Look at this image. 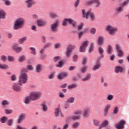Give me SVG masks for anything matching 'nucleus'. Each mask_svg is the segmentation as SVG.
Returning a JSON list of instances; mask_svg holds the SVG:
<instances>
[{"label": "nucleus", "instance_id": "obj_48", "mask_svg": "<svg viewBox=\"0 0 129 129\" xmlns=\"http://www.w3.org/2000/svg\"><path fill=\"white\" fill-rule=\"evenodd\" d=\"M8 58L9 61L13 62L15 61V57L13 56H9Z\"/></svg>", "mask_w": 129, "mask_h": 129}, {"label": "nucleus", "instance_id": "obj_59", "mask_svg": "<svg viewBox=\"0 0 129 129\" xmlns=\"http://www.w3.org/2000/svg\"><path fill=\"white\" fill-rule=\"evenodd\" d=\"M11 80L13 81L17 80V76H16V75H12L11 77Z\"/></svg>", "mask_w": 129, "mask_h": 129}, {"label": "nucleus", "instance_id": "obj_39", "mask_svg": "<svg viewBox=\"0 0 129 129\" xmlns=\"http://www.w3.org/2000/svg\"><path fill=\"white\" fill-rule=\"evenodd\" d=\"M63 66V62L62 60L59 61L58 64H56V67L57 68H61Z\"/></svg>", "mask_w": 129, "mask_h": 129}, {"label": "nucleus", "instance_id": "obj_8", "mask_svg": "<svg viewBox=\"0 0 129 129\" xmlns=\"http://www.w3.org/2000/svg\"><path fill=\"white\" fill-rule=\"evenodd\" d=\"M75 48L76 46L72 45H70L68 46L66 50V55L67 57H70L71 56L72 50L74 49Z\"/></svg>", "mask_w": 129, "mask_h": 129}, {"label": "nucleus", "instance_id": "obj_44", "mask_svg": "<svg viewBox=\"0 0 129 129\" xmlns=\"http://www.w3.org/2000/svg\"><path fill=\"white\" fill-rule=\"evenodd\" d=\"M73 120H77L80 119L81 116L80 115H74L71 117Z\"/></svg>", "mask_w": 129, "mask_h": 129}, {"label": "nucleus", "instance_id": "obj_53", "mask_svg": "<svg viewBox=\"0 0 129 129\" xmlns=\"http://www.w3.org/2000/svg\"><path fill=\"white\" fill-rule=\"evenodd\" d=\"M113 95L109 94L108 95L107 99L109 101H111L113 99Z\"/></svg>", "mask_w": 129, "mask_h": 129}, {"label": "nucleus", "instance_id": "obj_2", "mask_svg": "<svg viewBox=\"0 0 129 129\" xmlns=\"http://www.w3.org/2000/svg\"><path fill=\"white\" fill-rule=\"evenodd\" d=\"M30 98L32 101L39 100L42 96V93L40 91H34L30 93Z\"/></svg>", "mask_w": 129, "mask_h": 129}, {"label": "nucleus", "instance_id": "obj_16", "mask_svg": "<svg viewBox=\"0 0 129 129\" xmlns=\"http://www.w3.org/2000/svg\"><path fill=\"white\" fill-rule=\"evenodd\" d=\"M26 118V114L22 113L19 115V117L17 120V122L18 123H21Z\"/></svg>", "mask_w": 129, "mask_h": 129}, {"label": "nucleus", "instance_id": "obj_11", "mask_svg": "<svg viewBox=\"0 0 129 129\" xmlns=\"http://www.w3.org/2000/svg\"><path fill=\"white\" fill-rule=\"evenodd\" d=\"M125 124L126 121L125 120H122L119 123H117L115 125V126L117 129H123Z\"/></svg>", "mask_w": 129, "mask_h": 129}, {"label": "nucleus", "instance_id": "obj_22", "mask_svg": "<svg viewBox=\"0 0 129 129\" xmlns=\"http://www.w3.org/2000/svg\"><path fill=\"white\" fill-rule=\"evenodd\" d=\"M123 69L121 66H117L115 68V72L116 73H119V72L122 73Z\"/></svg>", "mask_w": 129, "mask_h": 129}, {"label": "nucleus", "instance_id": "obj_6", "mask_svg": "<svg viewBox=\"0 0 129 129\" xmlns=\"http://www.w3.org/2000/svg\"><path fill=\"white\" fill-rule=\"evenodd\" d=\"M25 4L28 9H30L35 5L36 2L35 0H26Z\"/></svg>", "mask_w": 129, "mask_h": 129}, {"label": "nucleus", "instance_id": "obj_33", "mask_svg": "<svg viewBox=\"0 0 129 129\" xmlns=\"http://www.w3.org/2000/svg\"><path fill=\"white\" fill-rule=\"evenodd\" d=\"M27 40V37H23L21 39H20L19 40H18V42L20 43V44H23L25 42V41Z\"/></svg>", "mask_w": 129, "mask_h": 129}, {"label": "nucleus", "instance_id": "obj_1", "mask_svg": "<svg viewBox=\"0 0 129 129\" xmlns=\"http://www.w3.org/2000/svg\"><path fill=\"white\" fill-rule=\"evenodd\" d=\"M25 23V20L23 18L17 19L14 24L13 29L15 30L21 29L23 27Z\"/></svg>", "mask_w": 129, "mask_h": 129}, {"label": "nucleus", "instance_id": "obj_28", "mask_svg": "<svg viewBox=\"0 0 129 129\" xmlns=\"http://www.w3.org/2000/svg\"><path fill=\"white\" fill-rule=\"evenodd\" d=\"M4 1V4L7 6H10L12 5V2L10 0H3Z\"/></svg>", "mask_w": 129, "mask_h": 129}, {"label": "nucleus", "instance_id": "obj_36", "mask_svg": "<svg viewBox=\"0 0 129 129\" xmlns=\"http://www.w3.org/2000/svg\"><path fill=\"white\" fill-rule=\"evenodd\" d=\"M94 3L96 4V7L98 8L101 5L100 0H94Z\"/></svg>", "mask_w": 129, "mask_h": 129}, {"label": "nucleus", "instance_id": "obj_55", "mask_svg": "<svg viewBox=\"0 0 129 129\" xmlns=\"http://www.w3.org/2000/svg\"><path fill=\"white\" fill-rule=\"evenodd\" d=\"M117 51L118 52V56L121 57V56H123V52L121 50H118Z\"/></svg>", "mask_w": 129, "mask_h": 129}, {"label": "nucleus", "instance_id": "obj_15", "mask_svg": "<svg viewBox=\"0 0 129 129\" xmlns=\"http://www.w3.org/2000/svg\"><path fill=\"white\" fill-rule=\"evenodd\" d=\"M90 111V108L88 107L86 108H85L83 110V115H84V116H85V117H88L90 114H89V112Z\"/></svg>", "mask_w": 129, "mask_h": 129}, {"label": "nucleus", "instance_id": "obj_37", "mask_svg": "<svg viewBox=\"0 0 129 129\" xmlns=\"http://www.w3.org/2000/svg\"><path fill=\"white\" fill-rule=\"evenodd\" d=\"M9 119V118L7 117V116H4L3 117L1 118V121L2 123H5L7 121H8V120Z\"/></svg>", "mask_w": 129, "mask_h": 129}, {"label": "nucleus", "instance_id": "obj_31", "mask_svg": "<svg viewBox=\"0 0 129 129\" xmlns=\"http://www.w3.org/2000/svg\"><path fill=\"white\" fill-rule=\"evenodd\" d=\"M101 67V64L100 63L98 62L93 68V70L96 71L98 70Z\"/></svg>", "mask_w": 129, "mask_h": 129}, {"label": "nucleus", "instance_id": "obj_52", "mask_svg": "<svg viewBox=\"0 0 129 129\" xmlns=\"http://www.w3.org/2000/svg\"><path fill=\"white\" fill-rule=\"evenodd\" d=\"M94 3V0H91L86 3V5H92Z\"/></svg>", "mask_w": 129, "mask_h": 129}, {"label": "nucleus", "instance_id": "obj_20", "mask_svg": "<svg viewBox=\"0 0 129 129\" xmlns=\"http://www.w3.org/2000/svg\"><path fill=\"white\" fill-rule=\"evenodd\" d=\"M40 105L41 106V109L42 111H43L44 112H46L48 111V109L45 103H43L41 104Z\"/></svg>", "mask_w": 129, "mask_h": 129}, {"label": "nucleus", "instance_id": "obj_19", "mask_svg": "<svg viewBox=\"0 0 129 129\" xmlns=\"http://www.w3.org/2000/svg\"><path fill=\"white\" fill-rule=\"evenodd\" d=\"M91 78V75L90 74H87L85 77L82 79L83 82H87L90 80Z\"/></svg>", "mask_w": 129, "mask_h": 129}, {"label": "nucleus", "instance_id": "obj_4", "mask_svg": "<svg viewBox=\"0 0 129 129\" xmlns=\"http://www.w3.org/2000/svg\"><path fill=\"white\" fill-rule=\"evenodd\" d=\"M68 23H69L74 28H76L77 22L72 19H65V20L63 21L62 25L64 26H66Z\"/></svg>", "mask_w": 129, "mask_h": 129}, {"label": "nucleus", "instance_id": "obj_51", "mask_svg": "<svg viewBox=\"0 0 129 129\" xmlns=\"http://www.w3.org/2000/svg\"><path fill=\"white\" fill-rule=\"evenodd\" d=\"M25 57L24 55H22L21 56H20V57L19 59V60L20 62H23L24 60H25Z\"/></svg>", "mask_w": 129, "mask_h": 129}, {"label": "nucleus", "instance_id": "obj_26", "mask_svg": "<svg viewBox=\"0 0 129 129\" xmlns=\"http://www.w3.org/2000/svg\"><path fill=\"white\" fill-rule=\"evenodd\" d=\"M110 107H111V106L109 104L107 105V106L105 107V108L104 109V115L105 116H106L107 113H108V110L110 109Z\"/></svg>", "mask_w": 129, "mask_h": 129}, {"label": "nucleus", "instance_id": "obj_57", "mask_svg": "<svg viewBox=\"0 0 129 129\" xmlns=\"http://www.w3.org/2000/svg\"><path fill=\"white\" fill-rule=\"evenodd\" d=\"M94 49V44L93 43H92L91 45V46L89 48V52L91 53L93 51Z\"/></svg>", "mask_w": 129, "mask_h": 129}, {"label": "nucleus", "instance_id": "obj_7", "mask_svg": "<svg viewBox=\"0 0 129 129\" xmlns=\"http://www.w3.org/2000/svg\"><path fill=\"white\" fill-rule=\"evenodd\" d=\"M54 114L56 117H63L64 115L62 114L60 107H58V108H56L54 110Z\"/></svg>", "mask_w": 129, "mask_h": 129}, {"label": "nucleus", "instance_id": "obj_13", "mask_svg": "<svg viewBox=\"0 0 129 129\" xmlns=\"http://www.w3.org/2000/svg\"><path fill=\"white\" fill-rule=\"evenodd\" d=\"M12 48L17 53H20L22 50V48L19 46V45L14 44L13 45Z\"/></svg>", "mask_w": 129, "mask_h": 129}, {"label": "nucleus", "instance_id": "obj_58", "mask_svg": "<svg viewBox=\"0 0 129 129\" xmlns=\"http://www.w3.org/2000/svg\"><path fill=\"white\" fill-rule=\"evenodd\" d=\"M80 0H77L76 2H75V8H77L79 4H80Z\"/></svg>", "mask_w": 129, "mask_h": 129}, {"label": "nucleus", "instance_id": "obj_21", "mask_svg": "<svg viewBox=\"0 0 129 129\" xmlns=\"http://www.w3.org/2000/svg\"><path fill=\"white\" fill-rule=\"evenodd\" d=\"M98 44L102 45L104 44V38L102 36H99L98 37Z\"/></svg>", "mask_w": 129, "mask_h": 129}, {"label": "nucleus", "instance_id": "obj_30", "mask_svg": "<svg viewBox=\"0 0 129 129\" xmlns=\"http://www.w3.org/2000/svg\"><path fill=\"white\" fill-rule=\"evenodd\" d=\"M10 67L8 66V64H4L1 65V69L7 70L9 69Z\"/></svg>", "mask_w": 129, "mask_h": 129}, {"label": "nucleus", "instance_id": "obj_24", "mask_svg": "<svg viewBox=\"0 0 129 129\" xmlns=\"http://www.w3.org/2000/svg\"><path fill=\"white\" fill-rule=\"evenodd\" d=\"M74 101H75L74 98L71 97V98L68 99L66 101V104L67 105H68L69 103H74Z\"/></svg>", "mask_w": 129, "mask_h": 129}, {"label": "nucleus", "instance_id": "obj_18", "mask_svg": "<svg viewBox=\"0 0 129 129\" xmlns=\"http://www.w3.org/2000/svg\"><path fill=\"white\" fill-rule=\"evenodd\" d=\"M82 12V17L88 19L89 18V16L90 13V11H89L88 12H86L85 10H83Z\"/></svg>", "mask_w": 129, "mask_h": 129}, {"label": "nucleus", "instance_id": "obj_38", "mask_svg": "<svg viewBox=\"0 0 129 129\" xmlns=\"http://www.w3.org/2000/svg\"><path fill=\"white\" fill-rule=\"evenodd\" d=\"M2 105L4 106H7V105H10V102L8 100H4L2 102Z\"/></svg>", "mask_w": 129, "mask_h": 129}, {"label": "nucleus", "instance_id": "obj_9", "mask_svg": "<svg viewBox=\"0 0 129 129\" xmlns=\"http://www.w3.org/2000/svg\"><path fill=\"white\" fill-rule=\"evenodd\" d=\"M22 85L19 83H14L12 86V88L15 91L20 92L22 90Z\"/></svg>", "mask_w": 129, "mask_h": 129}, {"label": "nucleus", "instance_id": "obj_49", "mask_svg": "<svg viewBox=\"0 0 129 129\" xmlns=\"http://www.w3.org/2000/svg\"><path fill=\"white\" fill-rule=\"evenodd\" d=\"M1 60L4 62H5L7 61V60H8V57H7L6 55H2L1 56Z\"/></svg>", "mask_w": 129, "mask_h": 129}, {"label": "nucleus", "instance_id": "obj_45", "mask_svg": "<svg viewBox=\"0 0 129 129\" xmlns=\"http://www.w3.org/2000/svg\"><path fill=\"white\" fill-rule=\"evenodd\" d=\"M112 51V47L110 45L108 46L107 52L109 54H111V51Z\"/></svg>", "mask_w": 129, "mask_h": 129}, {"label": "nucleus", "instance_id": "obj_41", "mask_svg": "<svg viewBox=\"0 0 129 129\" xmlns=\"http://www.w3.org/2000/svg\"><path fill=\"white\" fill-rule=\"evenodd\" d=\"M30 49L31 50V53H32V54L33 55H36V50L35 48L34 47H30Z\"/></svg>", "mask_w": 129, "mask_h": 129}, {"label": "nucleus", "instance_id": "obj_17", "mask_svg": "<svg viewBox=\"0 0 129 129\" xmlns=\"http://www.w3.org/2000/svg\"><path fill=\"white\" fill-rule=\"evenodd\" d=\"M37 26L39 27H44L47 25V23L41 20H38L37 21Z\"/></svg>", "mask_w": 129, "mask_h": 129}, {"label": "nucleus", "instance_id": "obj_46", "mask_svg": "<svg viewBox=\"0 0 129 129\" xmlns=\"http://www.w3.org/2000/svg\"><path fill=\"white\" fill-rule=\"evenodd\" d=\"M50 16L52 18H56L58 17L57 15H56V14L53 13H50Z\"/></svg>", "mask_w": 129, "mask_h": 129}, {"label": "nucleus", "instance_id": "obj_25", "mask_svg": "<svg viewBox=\"0 0 129 129\" xmlns=\"http://www.w3.org/2000/svg\"><path fill=\"white\" fill-rule=\"evenodd\" d=\"M42 66L41 64H37L36 67V71L37 73H40L42 71Z\"/></svg>", "mask_w": 129, "mask_h": 129}, {"label": "nucleus", "instance_id": "obj_64", "mask_svg": "<svg viewBox=\"0 0 129 129\" xmlns=\"http://www.w3.org/2000/svg\"><path fill=\"white\" fill-rule=\"evenodd\" d=\"M16 129H28L25 127H22L21 125H18Z\"/></svg>", "mask_w": 129, "mask_h": 129}, {"label": "nucleus", "instance_id": "obj_43", "mask_svg": "<svg viewBox=\"0 0 129 129\" xmlns=\"http://www.w3.org/2000/svg\"><path fill=\"white\" fill-rule=\"evenodd\" d=\"M88 69V67L86 66L83 67L81 68V72L83 73H85Z\"/></svg>", "mask_w": 129, "mask_h": 129}, {"label": "nucleus", "instance_id": "obj_12", "mask_svg": "<svg viewBox=\"0 0 129 129\" xmlns=\"http://www.w3.org/2000/svg\"><path fill=\"white\" fill-rule=\"evenodd\" d=\"M89 42L88 41H85L82 44V46L80 47L81 52H85V50L89 44Z\"/></svg>", "mask_w": 129, "mask_h": 129}, {"label": "nucleus", "instance_id": "obj_56", "mask_svg": "<svg viewBox=\"0 0 129 129\" xmlns=\"http://www.w3.org/2000/svg\"><path fill=\"white\" fill-rule=\"evenodd\" d=\"M69 123H65L62 126V129H68V128H69Z\"/></svg>", "mask_w": 129, "mask_h": 129}, {"label": "nucleus", "instance_id": "obj_42", "mask_svg": "<svg viewBox=\"0 0 129 129\" xmlns=\"http://www.w3.org/2000/svg\"><path fill=\"white\" fill-rule=\"evenodd\" d=\"M14 123V120L13 119H9L7 122V124L9 126H12L13 125V123Z\"/></svg>", "mask_w": 129, "mask_h": 129}, {"label": "nucleus", "instance_id": "obj_54", "mask_svg": "<svg viewBox=\"0 0 129 129\" xmlns=\"http://www.w3.org/2000/svg\"><path fill=\"white\" fill-rule=\"evenodd\" d=\"M83 111L81 110H78L75 112L76 115H81Z\"/></svg>", "mask_w": 129, "mask_h": 129}, {"label": "nucleus", "instance_id": "obj_3", "mask_svg": "<svg viewBox=\"0 0 129 129\" xmlns=\"http://www.w3.org/2000/svg\"><path fill=\"white\" fill-rule=\"evenodd\" d=\"M26 71V70L25 69L22 70V73L19 77V79L18 81V82L20 85L25 84L27 81L28 75L26 73H23V72H25Z\"/></svg>", "mask_w": 129, "mask_h": 129}, {"label": "nucleus", "instance_id": "obj_60", "mask_svg": "<svg viewBox=\"0 0 129 129\" xmlns=\"http://www.w3.org/2000/svg\"><path fill=\"white\" fill-rule=\"evenodd\" d=\"M96 29H95V28H92V29H91V30H90V32H91L92 34H95V33H96Z\"/></svg>", "mask_w": 129, "mask_h": 129}, {"label": "nucleus", "instance_id": "obj_5", "mask_svg": "<svg viewBox=\"0 0 129 129\" xmlns=\"http://www.w3.org/2000/svg\"><path fill=\"white\" fill-rule=\"evenodd\" d=\"M106 30L108 31V33L111 35H114L117 32L118 29L115 27H113L111 25H108L106 26Z\"/></svg>", "mask_w": 129, "mask_h": 129}, {"label": "nucleus", "instance_id": "obj_63", "mask_svg": "<svg viewBox=\"0 0 129 129\" xmlns=\"http://www.w3.org/2000/svg\"><path fill=\"white\" fill-rule=\"evenodd\" d=\"M54 47L55 48L57 49L60 47V44L59 43H56L54 45Z\"/></svg>", "mask_w": 129, "mask_h": 129}, {"label": "nucleus", "instance_id": "obj_47", "mask_svg": "<svg viewBox=\"0 0 129 129\" xmlns=\"http://www.w3.org/2000/svg\"><path fill=\"white\" fill-rule=\"evenodd\" d=\"M30 95L29 97H27L26 98H25V103L26 104H29L30 103Z\"/></svg>", "mask_w": 129, "mask_h": 129}, {"label": "nucleus", "instance_id": "obj_14", "mask_svg": "<svg viewBox=\"0 0 129 129\" xmlns=\"http://www.w3.org/2000/svg\"><path fill=\"white\" fill-rule=\"evenodd\" d=\"M68 76V74L67 72H62L59 73L57 77L59 79L63 80L67 78Z\"/></svg>", "mask_w": 129, "mask_h": 129}, {"label": "nucleus", "instance_id": "obj_29", "mask_svg": "<svg viewBox=\"0 0 129 129\" xmlns=\"http://www.w3.org/2000/svg\"><path fill=\"white\" fill-rule=\"evenodd\" d=\"M108 121L106 120L104 121L103 122L102 124H101V125L100 126H101L102 127H106V126H107L108 124Z\"/></svg>", "mask_w": 129, "mask_h": 129}, {"label": "nucleus", "instance_id": "obj_50", "mask_svg": "<svg viewBox=\"0 0 129 129\" xmlns=\"http://www.w3.org/2000/svg\"><path fill=\"white\" fill-rule=\"evenodd\" d=\"M77 87V85L76 84H72V85H69L68 86V88L70 89V90H71L73 88H75Z\"/></svg>", "mask_w": 129, "mask_h": 129}, {"label": "nucleus", "instance_id": "obj_32", "mask_svg": "<svg viewBox=\"0 0 129 129\" xmlns=\"http://www.w3.org/2000/svg\"><path fill=\"white\" fill-rule=\"evenodd\" d=\"M80 125V123L79 122H76L73 124V128H78Z\"/></svg>", "mask_w": 129, "mask_h": 129}, {"label": "nucleus", "instance_id": "obj_23", "mask_svg": "<svg viewBox=\"0 0 129 129\" xmlns=\"http://www.w3.org/2000/svg\"><path fill=\"white\" fill-rule=\"evenodd\" d=\"M7 17V12L4 10H1V19H5Z\"/></svg>", "mask_w": 129, "mask_h": 129}, {"label": "nucleus", "instance_id": "obj_62", "mask_svg": "<svg viewBox=\"0 0 129 129\" xmlns=\"http://www.w3.org/2000/svg\"><path fill=\"white\" fill-rule=\"evenodd\" d=\"M60 59V57L59 56H56V57H55L54 58V61L55 62H57L58 61V60H59Z\"/></svg>", "mask_w": 129, "mask_h": 129}, {"label": "nucleus", "instance_id": "obj_35", "mask_svg": "<svg viewBox=\"0 0 129 129\" xmlns=\"http://www.w3.org/2000/svg\"><path fill=\"white\" fill-rule=\"evenodd\" d=\"M4 112L5 113H6L7 114H12L13 113V110L5 109H4Z\"/></svg>", "mask_w": 129, "mask_h": 129}, {"label": "nucleus", "instance_id": "obj_27", "mask_svg": "<svg viewBox=\"0 0 129 129\" xmlns=\"http://www.w3.org/2000/svg\"><path fill=\"white\" fill-rule=\"evenodd\" d=\"M123 7L122 6L117 7L115 9V11L116 12V13L119 14L122 12L123 10Z\"/></svg>", "mask_w": 129, "mask_h": 129}, {"label": "nucleus", "instance_id": "obj_34", "mask_svg": "<svg viewBox=\"0 0 129 129\" xmlns=\"http://www.w3.org/2000/svg\"><path fill=\"white\" fill-rule=\"evenodd\" d=\"M98 49H99V52L101 54V57L103 58L104 57V55H103V53L104 51V49L101 47H99Z\"/></svg>", "mask_w": 129, "mask_h": 129}, {"label": "nucleus", "instance_id": "obj_61", "mask_svg": "<svg viewBox=\"0 0 129 129\" xmlns=\"http://www.w3.org/2000/svg\"><path fill=\"white\" fill-rule=\"evenodd\" d=\"M118 112V108L117 107H116L113 111L114 114H117Z\"/></svg>", "mask_w": 129, "mask_h": 129}, {"label": "nucleus", "instance_id": "obj_10", "mask_svg": "<svg viewBox=\"0 0 129 129\" xmlns=\"http://www.w3.org/2000/svg\"><path fill=\"white\" fill-rule=\"evenodd\" d=\"M59 22L58 21H55V23H53L50 27L51 30L54 32H57V28L58 26Z\"/></svg>", "mask_w": 129, "mask_h": 129}, {"label": "nucleus", "instance_id": "obj_40", "mask_svg": "<svg viewBox=\"0 0 129 129\" xmlns=\"http://www.w3.org/2000/svg\"><path fill=\"white\" fill-rule=\"evenodd\" d=\"M90 13H89L90 17L92 20H94L95 19V16L94 13H93L91 11H90Z\"/></svg>", "mask_w": 129, "mask_h": 129}]
</instances>
